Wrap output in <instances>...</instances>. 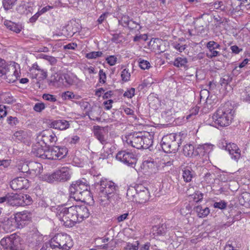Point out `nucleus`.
Listing matches in <instances>:
<instances>
[{
    "mask_svg": "<svg viewBox=\"0 0 250 250\" xmlns=\"http://www.w3.org/2000/svg\"><path fill=\"white\" fill-rule=\"evenodd\" d=\"M234 111L229 103L220 106L212 116V125L217 128L230 125L233 119Z\"/></svg>",
    "mask_w": 250,
    "mask_h": 250,
    "instance_id": "f257e3e1",
    "label": "nucleus"
},
{
    "mask_svg": "<svg viewBox=\"0 0 250 250\" xmlns=\"http://www.w3.org/2000/svg\"><path fill=\"white\" fill-rule=\"evenodd\" d=\"M98 198L101 202L108 204L120 199L118 187L113 182L106 179L100 181Z\"/></svg>",
    "mask_w": 250,
    "mask_h": 250,
    "instance_id": "f03ea898",
    "label": "nucleus"
},
{
    "mask_svg": "<svg viewBox=\"0 0 250 250\" xmlns=\"http://www.w3.org/2000/svg\"><path fill=\"white\" fill-rule=\"evenodd\" d=\"M123 141L137 149H147L152 145L153 141L150 134L145 132H135L124 137Z\"/></svg>",
    "mask_w": 250,
    "mask_h": 250,
    "instance_id": "7ed1b4c3",
    "label": "nucleus"
},
{
    "mask_svg": "<svg viewBox=\"0 0 250 250\" xmlns=\"http://www.w3.org/2000/svg\"><path fill=\"white\" fill-rule=\"evenodd\" d=\"M32 202L30 196L24 194L8 193L5 196L0 197V204L5 203L12 206H25Z\"/></svg>",
    "mask_w": 250,
    "mask_h": 250,
    "instance_id": "20e7f679",
    "label": "nucleus"
},
{
    "mask_svg": "<svg viewBox=\"0 0 250 250\" xmlns=\"http://www.w3.org/2000/svg\"><path fill=\"white\" fill-rule=\"evenodd\" d=\"M74 206L69 208H62L56 212V216L61 222L62 225L71 227L78 222V218L75 215Z\"/></svg>",
    "mask_w": 250,
    "mask_h": 250,
    "instance_id": "39448f33",
    "label": "nucleus"
},
{
    "mask_svg": "<svg viewBox=\"0 0 250 250\" xmlns=\"http://www.w3.org/2000/svg\"><path fill=\"white\" fill-rule=\"evenodd\" d=\"M53 249L69 250L73 246L71 237L66 233H58L49 241Z\"/></svg>",
    "mask_w": 250,
    "mask_h": 250,
    "instance_id": "423d86ee",
    "label": "nucleus"
},
{
    "mask_svg": "<svg viewBox=\"0 0 250 250\" xmlns=\"http://www.w3.org/2000/svg\"><path fill=\"white\" fill-rule=\"evenodd\" d=\"M177 136L171 133L164 136L161 140V145L164 152L167 153L176 152L180 146Z\"/></svg>",
    "mask_w": 250,
    "mask_h": 250,
    "instance_id": "0eeeda50",
    "label": "nucleus"
},
{
    "mask_svg": "<svg viewBox=\"0 0 250 250\" xmlns=\"http://www.w3.org/2000/svg\"><path fill=\"white\" fill-rule=\"evenodd\" d=\"M0 245L6 250H23L21 237L14 233L8 237L3 238L0 242Z\"/></svg>",
    "mask_w": 250,
    "mask_h": 250,
    "instance_id": "6e6552de",
    "label": "nucleus"
},
{
    "mask_svg": "<svg viewBox=\"0 0 250 250\" xmlns=\"http://www.w3.org/2000/svg\"><path fill=\"white\" fill-rule=\"evenodd\" d=\"M71 172L69 168L62 167L52 174H46L44 176L45 180L49 183L57 182H64L70 179Z\"/></svg>",
    "mask_w": 250,
    "mask_h": 250,
    "instance_id": "1a4fd4ad",
    "label": "nucleus"
},
{
    "mask_svg": "<svg viewBox=\"0 0 250 250\" xmlns=\"http://www.w3.org/2000/svg\"><path fill=\"white\" fill-rule=\"evenodd\" d=\"M213 146L209 144H204L198 146L196 150L194 149V146L191 144H188L184 146L183 148V153L186 156L192 157L196 156L202 152L203 150L208 151L212 149Z\"/></svg>",
    "mask_w": 250,
    "mask_h": 250,
    "instance_id": "9d476101",
    "label": "nucleus"
},
{
    "mask_svg": "<svg viewBox=\"0 0 250 250\" xmlns=\"http://www.w3.org/2000/svg\"><path fill=\"white\" fill-rule=\"evenodd\" d=\"M38 141L42 142L46 146L53 145L57 141V137L51 130H45L40 132L37 136Z\"/></svg>",
    "mask_w": 250,
    "mask_h": 250,
    "instance_id": "9b49d317",
    "label": "nucleus"
},
{
    "mask_svg": "<svg viewBox=\"0 0 250 250\" xmlns=\"http://www.w3.org/2000/svg\"><path fill=\"white\" fill-rule=\"evenodd\" d=\"M116 158L118 160L132 167L135 166L137 162L136 158L133 153L125 150L118 152Z\"/></svg>",
    "mask_w": 250,
    "mask_h": 250,
    "instance_id": "f8f14e48",
    "label": "nucleus"
},
{
    "mask_svg": "<svg viewBox=\"0 0 250 250\" xmlns=\"http://www.w3.org/2000/svg\"><path fill=\"white\" fill-rule=\"evenodd\" d=\"M149 199L148 189L142 185L136 186V196L135 202L140 204L144 203Z\"/></svg>",
    "mask_w": 250,
    "mask_h": 250,
    "instance_id": "ddd939ff",
    "label": "nucleus"
},
{
    "mask_svg": "<svg viewBox=\"0 0 250 250\" xmlns=\"http://www.w3.org/2000/svg\"><path fill=\"white\" fill-rule=\"evenodd\" d=\"M4 73L5 74H3V76L1 78L8 83L15 82L20 77L19 71L14 65L9 64L5 73Z\"/></svg>",
    "mask_w": 250,
    "mask_h": 250,
    "instance_id": "4468645a",
    "label": "nucleus"
},
{
    "mask_svg": "<svg viewBox=\"0 0 250 250\" xmlns=\"http://www.w3.org/2000/svg\"><path fill=\"white\" fill-rule=\"evenodd\" d=\"M10 186L15 190L27 188L29 187V181L24 177H18L11 181Z\"/></svg>",
    "mask_w": 250,
    "mask_h": 250,
    "instance_id": "2eb2a0df",
    "label": "nucleus"
},
{
    "mask_svg": "<svg viewBox=\"0 0 250 250\" xmlns=\"http://www.w3.org/2000/svg\"><path fill=\"white\" fill-rule=\"evenodd\" d=\"M70 199H74L75 201H80L82 200L83 195L81 190L79 188V183H77V181L74 182L71 185L69 188Z\"/></svg>",
    "mask_w": 250,
    "mask_h": 250,
    "instance_id": "dca6fc26",
    "label": "nucleus"
},
{
    "mask_svg": "<svg viewBox=\"0 0 250 250\" xmlns=\"http://www.w3.org/2000/svg\"><path fill=\"white\" fill-rule=\"evenodd\" d=\"M74 208L75 215L78 218L77 223L82 222L89 216V210L85 206H74Z\"/></svg>",
    "mask_w": 250,
    "mask_h": 250,
    "instance_id": "f3484780",
    "label": "nucleus"
},
{
    "mask_svg": "<svg viewBox=\"0 0 250 250\" xmlns=\"http://www.w3.org/2000/svg\"><path fill=\"white\" fill-rule=\"evenodd\" d=\"M1 223L2 229L7 232L15 230L17 225L15 217H5L1 221Z\"/></svg>",
    "mask_w": 250,
    "mask_h": 250,
    "instance_id": "a211bd4d",
    "label": "nucleus"
},
{
    "mask_svg": "<svg viewBox=\"0 0 250 250\" xmlns=\"http://www.w3.org/2000/svg\"><path fill=\"white\" fill-rule=\"evenodd\" d=\"M93 133L94 136L102 144L105 145L107 143V133L103 128L99 126H94Z\"/></svg>",
    "mask_w": 250,
    "mask_h": 250,
    "instance_id": "6ab92c4d",
    "label": "nucleus"
},
{
    "mask_svg": "<svg viewBox=\"0 0 250 250\" xmlns=\"http://www.w3.org/2000/svg\"><path fill=\"white\" fill-rule=\"evenodd\" d=\"M15 218L17 225L22 226L25 224L26 221L30 220L31 215L28 212L24 211L16 213Z\"/></svg>",
    "mask_w": 250,
    "mask_h": 250,
    "instance_id": "aec40b11",
    "label": "nucleus"
},
{
    "mask_svg": "<svg viewBox=\"0 0 250 250\" xmlns=\"http://www.w3.org/2000/svg\"><path fill=\"white\" fill-rule=\"evenodd\" d=\"M46 150L43 149L42 145L37 144L32 147L31 153L34 156L46 159Z\"/></svg>",
    "mask_w": 250,
    "mask_h": 250,
    "instance_id": "412c9836",
    "label": "nucleus"
},
{
    "mask_svg": "<svg viewBox=\"0 0 250 250\" xmlns=\"http://www.w3.org/2000/svg\"><path fill=\"white\" fill-rule=\"evenodd\" d=\"M51 127L61 130H65L69 127L68 122L64 120L54 121L51 124Z\"/></svg>",
    "mask_w": 250,
    "mask_h": 250,
    "instance_id": "4be33fe9",
    "label": "nucleus"
},
{
    "mask_svg": "<svg viewBox=\"0 0 250 250\" xmlns=\"http://www.w3.org/2000/svg\"><path fill=\"white\" fill-rule=\"evenodd\" d=\"M194 175V171L190 167H185L182 170L183 178L187 183L191 182Z\"/></svg>",
    "mask_w": 250,
    "mask_h": 250,
    "instance_id": "5701e85b",
    "label": "nucleus"
},
{
    "mask_svg": "<svg viewBox=\"0 0 250 250\" xmlns=\"http://www.w3.org/2000/svg\"><path fill=\"white\" fill-rule=\"evenodd\" d=\"M4 24L9 30L16 33H20L22 28L21 25V24H17L9 21H5Z\"/></svg>",
    "mask_w": 250,
    "mask_h": 250,
    "instance_id": "b1692460",
    "label": "nucleus"
},
{
    "mask_svg": "<svg viewBox=\"0 0 250 250\" xmlns=\"http://www.w3.org/2000/svg\"><path fill=\"white\" fill-rule=\"evenodd\" d=\"M188 59L186 57H177L173 62V65L177 67L187 68Z\"/></svg>",
    "mask_w": 250,
    "mask_h": 250,
    "instance_id": "393cba45",
    "label": "nucleus"
},
{
    "mask_svg": "<svg viewBox=\"0 0 250 250\" xmlns=\"http://www.w3.org/2000/svg\"><path fill=\"white\" fill-rule=\"evenodd\" d=\"M31 7L27 5L24 2L21 3L16 8V11L21 14L27 15L30 13V9Z\"/></svg>",
    "mask_w": 250,
    "mask_h": 250,
    "instance_id": "a878e982",
    "label": "nucleus"
},
{
    "mask_svg": "<svg viewBox=\"0 0 250 250\" xmlns=\"http://www.w3.org/2000/svg\"><path fill=\"white\" fill-rule=\"evenodd\" d=\"M195 210L198 213L199 217L203 218L207 216L209 213L210 210L208 208H203L201 206H197L195 208Z\"/></svg>",
    "mask_w": 250,
    "mask_h": 250,
    "instance_id": "bb28decb",
    "label": "nucleus"
},
{
    "mask_svg": "<svg viewBox=\"0 0 250 250\" xmlns=\"http://www.w3.org/2000/svg\"><path fill=\"white\" fill-rule=\"evenodd\" d=\"M28 135L26 131L20 130L14 133L13 136V139H16L18 141L22 142L27 137Z\"/></svg>",
    "mask_w": 250,
    "mask_h": 250,
    "instance_id": "cd10ccee",
    "label": "nucleus"
},
{
    "mask_svg": "<svg viewBox=\"0 0 250 250\" xmlns=\"http://www.w3.org/2000/svg\"><path fill=\"white\" fill-rule=\"evenodd\" d=\"M219 146L221 148L227 150L229 153L232 149H237V146L236 144L234 143H227L226 141H223L220 143Z\"/></svg>",
    "mask_w": 250,
    "mask_h": 250,
    "instance_id": "c85d7f7f",
    "label": "nucleus"
},
{
    "mask_svg": "<svg viewBox=\"0 0 250 250\" xmlns=\"http://www.w3.org/2000/svg\"><path fill=\"white\" fill-rule=\"evenodd\" d=\"M57 150H58V148H57L56 146H54L50 149L46 150V159H51V160L57 159Z\"/></svg>",
    "mask_w": 250,
    "mask_h": 250,
    "instance_id": "c756f323",
    "label": "nucleus"
},
{
    "mask_svg": "<svg viewBox=\"0 0 250 250\" xmlns=\"http://www.w3.org/2000/svg\"><path fill=\"white\" fill-rule=\"evenodd\" d=\"M77 183H79V188L83 193H89L88 189L89 187L87 183V181L85 179L77 181Z\"/></svg>",
    "mask_w": 250,
    "mask_h": 250,
    "instance_id": "7c9ffc66",
    "label": "nucleus"
},
{
    "mask_svg": "<svg viewBox=\"0 0 250 250\" xmlns=\"http://www.w3.org/2000/svg\"><path fill=\"white\" fill-rule=\"evenodd\" d=\"M17 1V0H3L2 5L4 9L6 11L11 9Z\"/></svg>",
    "mask_w": 250,
    "mask_h": 250,
    "instance_id": "2f4dec72",
    "label": "nucleus"
},
{
    "mask_svg": "<svg viewBox=\"0 0 250 250\" xmlns=\"http://www.w3.org/2000/svg\"><path fill=\"white\" fill-rule=\"evenodd\" d=\"M143 168L146 170H152L155 168L156 165L154 161L150 159V160H147L145 161L143 163Z\"/></svg>",
    "mask_w": 250,
    "mask_h": 250,
    "instance_id": "473e14b6",
    "label": "nucleus"
},
{
    "mask_svg": "<svg viewBox=\"0 0 250 250\" xmlns=\"http://www.w3.org/2000/svg\"><path fill=\"white\" fill-rule=\"evenodd\" d=\"M138 62L139 63V67L142 69H148L151 67V64L148 61L143 60L142 58H139L138 60Z\"/></svg>",
    "mask_w": 250,
    "mask_h": 250,
    "instance_id": "72a5a7b5",
    "label": "nucleus"
},
{
    "mask_svg": "<svg viewBox=\"0 0 250 250\" xmlns=\"http://www.w3.org/2000/svg\"><path fill=\"white\" fill-rule=\"evenodd\" d=\"M153 231H155L154 234L157 235H164L167 231L166 225L163 224L161 226H155L153 228Z\"/></svg>",
    "mask_w": 250,
    "mask_h": 250,
    "instance_id": "f704fd0d",
    "label": "nucleus"
},
{
    "mask_svg": "<svg viewBox=\"0 0 250 250\" xmlns=\"http://www.w3.org/2000/svg\"><path fill=\"white\" fill-rule=\"evenodd\" d=\"M239 201L242 205L249 202L250 204V193L247 192H243L239 198Z\"/></svg>",
    "mask_w": 250,
    "mask_h": 250,
    "instance_id": "c9c22d12",
    "label": "nucleus"
},
{
    "mask_svg": "<svg viewBox=\"0 0 250 250\" xmlns=\"http://www.w3.org/2000/svg\"><path fill=\"white\" fill-rule=\"evenodd\" d=\"M9 64H8L6 62L1 58H0V77L1 78L3 76L4 73H5L6 69L8 66Z\"/></svg>",
    "mask_w": 250,
    "mask_h": 250,
    "instance_id": "e433bc0d",
    "label": "nucleus"
},
{
    "mask_svg": "<svg viewBox=\"0 0 250 250\" xmlns=\"http://www.w3.org/2000/svg\"><path fill=\"white\" fill-rule=\"evenodd\" d=\"M229 154L232 159L237 161L240 158L241 154L239 148L237 147V149H232Z\"/></svg>",
    "mask_w": 250,
    "mask_h": 250,
    "instance_id": "4c0bfd02",
    "label": "nucleus"
},
{
    "mask_svg": "<svg viewBox=\"0 0 250 250\" xmlns=\"http://www.w3.org/2000/svg\"><path fill=\"white\" fill-rule=\"evenodd\" d=\"M103 54L102 51H93L87 53L86 54V57L88 59H96L98 57H101Z\"/></svg>",
    "mask_w": 250,
    "mask_h": 250,
    "instance_id": "58836bf2",
    "label": "nucleus"
},
{
    "mask_svg": "<svg viewBox=\"0 0 250 250\" xmlns=\"http://www.w3.org/2000/svg\"><path fill=\"white\" fill-rule=\"evenodd\" d=\"M128 199L132 202H135V197L136 196V187L129 188L126 193Z\"/></svg>",
    "mask_w": 250,
    "mask_h": 250,
    "instance_id": "ea45409f",
    "label": "nucleus"
},
{
    "mask_svg": "<svg viewBox=\"0 0 250 250\" xmlns=\"http://www.w3.org/2000/svg\"><path fill=\"white\" fill-rule=\"evenodd\" d=\"M58 150L57 151V159H61L63 158L66 154V148L64 147H60L56 146Z\"/></svg>",
    "mask_w": 250,
    "mask_h": 250,
    "instance_id": "a19ab883",
    "label": "nucleus"
},
{
    "mask_svg": "<svg viewBox=\"0 0 250 250\" xmlns=\"http://www.w3.org/2000/svg\"><path fill=\"white\" fill-rule=\"evenodd\" d=\"M232 80V78L230 75L228 74L225 75L221 78L220 84L222 86H225L229 83Z\"/></svg>",
    "mask_w": 250,
    "mask_h": 250,
    "instance_id": "79ce46f5",
    "label": "nucleus"
},
{
    "mask_svg": "<svg viewBox=\"0 0 250 250\" xmlns=\"http://www.w3.org/2000/svg\"><path fill=\"white\" fill-rule=\"evenodd\" d=\"M121 78L123 81L128 82L130 78V73L128 69H125L121 72Z\"/></svg>",
    "mask_w": 250,
    "mask_h": 250,
    "instance_id": "37998d69",
    "label": "nucleus"
},
{
    "mask_svg": "<svg viewBox=\"0 0 250 250\" xmlns=\"http://www.w3.org/2000/svg\"><path fill=\"white\" fill-rule=\"evenodd\" d=\"M219 51H216L214 48L208 49V52H207L206 56L208 58L212 59L220 55Z\"/></svg>",
    "mask_w": 250,
    "mask_h": 250,
    "instance_id": "c03bdc74",
    "label": "nucleus"
},
{
    "mask_svg": "<svg viewBox=\"0 0 250 250\" xmlns=\"http://www.w3.org/2000/svg\"><path fill=\"white\" fill-rule=\"evenodd\" d=\"M124 23L130 29H134L137 28L138 23L132 20H129L127 19L126 21H124Z\"/></svg>",
    "mask_w": 250,
    "mask_h": 250,
    "instance_id": "a18cd8bd",
    "label": "nucleus"
},
{
    "mask_svg": "<svg viewBox=\"0 0 250 250\" xmlns=\"http://www.w3.org/2000/svg\"><path fill=\"white\" fill-rule=\"evenodd\" d=\"M61 97L63 100H71L75 98V95L72 92L67 91L62 93Z\"/></svg>",
    "mask_w": 250,
    "mask_h": 250,
    "instance_id": "49530a36",
    "label": "nucleus"
},
{
    "mask_svg": "<svg viewBox=\"0 0 250 250\" xmlns=\"http://www.w3.org/2000/svg\"><path fill=\"white\" fill-rule=\"evenodd\" d=\"M42 98L46 101L51 102H55L57 101L56 96L50 94H44L42 95Z\"/></svg>",
    "mask_w": 250,
    "mask_h": 250,
    "instance_id": "de8ad7c7",
    "label": "nucleus"
},
{
    "mask_svg": "<svg viewBox=\"0 0 250 250\" xmlns=\"http://www.w3.org/2000/svg\"><path fill=\"white\" fill-rule=\"evenodd\" d=\"M107 62L111 66L114 65L117 61V58L115 56L112 55L106 58Z\"/></svg>",
    "mask_w": 250,
    "mask_h": 250,
    "instance_id": "09e8293b",
    "label": "nucleus"
},
{
    "mask_svg": "<svg viewBox=\"0 0 250 250\" xmlns=\"http://www.w3.org/2000/svg\"><path fill=\"white\" fill-rule=\"evenodd\" d=\"M45 107V104L43 103H37L35 104L33 109L36 112H40L43 110Z\"/></svg>",
    "mask_w": 250,
    "mask_h": 250,
    "instance_id": "8fccbe9b",
    "label": "nucleus"
},
{
    "mask_svg": "<svg viewBox=\"0 0 250 250\" xmlns=\"http://www.w3.org/2000/svg\"><path fill=\"white\" fill-rule=\"evenodd\" d=\"M43 58L49 62L51 65H54L57 62V60L53 56L44 55Z\"/></svg>",
    "mask_w": 250,
    "mask_h": 250,
    "instance_id": "3c124183",
    "label": "nucleus"
},
{
    "mask_svg": "<svg viewBox=\"0 0 250 250\" xmlns=\"http://www.w3.org/2000/svg\"><path fill=\"white\" fill-rule=\"evenodd\" d=\"M192 196L194 201L197 203L201 201L203 198V194L199 191L196 192Z\"/></svg>",
    "mask_w": 250,
    "mask_h": 250,
    "instance_id": "603ef678",
    "label": "nucleus"
},
{
    "mask_svg": "<svg viewBox=\"0 0 250 250\" xmlns=\"http://www.w3.org/2000/svg\"><path fill=\"white\" fill-rule=\"evenodd\" d=\"M215 208H218L221 209H225L227 207V203L224 201L219 202H215L213 204Z\"/></svg>",
    "mask_w": 250,
    "mask_h": 250,
    "instance_id": "864d4df0",
    "label": "nucleus"
},
{
    "mask_svg": "<svg viewBox=\"0 0 250 250\" xmlns=\"http://www.w3.org/2000/svg\"><path fill=\"white\" fill-rule=\"evenodd\" d=\"M99 75L100 83H104L106 80V76L105 73L103 69H100L99 71Z\"/></svg>",
    "mask_w": 250,
    "mask_h": 250,
    "instance_id": "5fc2aeb1",
    "label": "nucleus"
},
{
    "mask_svg": "<svg viewBox=\"0 0 250 250\" xmlns=\"http://www.w3.org/2000/svg\"><path fill=\"white\" fill-rule=\"evenodd\" d=\"M214 174L210 173H207L204 176V179L207 183L210 184L213 182L214 180Z\"/></svg>",
    "mask_w": 250,
    "mask_h": 250,
    "instance_id": "6e6d98bb",
    "label": "nucleus"
},
{
    "mask_svg": "<svg viewBox=\"0 0 250 250\" xmlns=\"http://www.w3.org/2000/svg\"><path fill=\"white\" fill-rule=\"evenodd\" d=\"M135 91L134 88H130L124 93V96L128 98H131L134 95Z\"/></svg>",
    "mask_w": 250,
    "mask_h": 250,
    "instance_id": "4d7b16f0",
    "label": "nucleus"
},
{
    "mask_svg": "<svg viewBox=\"0 0 250 250\" xmlns=\"http://www.w3.org/2000/svg\"><path fill=\"white\" fill-rule=\"evenodd\" d=\"M138 245L139 243L138 241L136 242L135 244L128 243L125 248V250H138Z\"/></svg>",
    "mask_w": 250,
    "mask_h": 250,
    "instance_id": "13d9d810",
    "label": "nucleus"
},
{
    "mask_svg": "<svg viewBox=\"0 0 250 250\" xmlns=\"http://www.w3.org/2000/svg\"><path fill=\"white\" fill-rule=\"evenodd\" d=\"M173 47L180 52H182L186 48V45H181L180 43H174Z\"/></svg>",
    "mask_w": 250,
    "mask_h": 250,
    "instance_id": "bf43d9fd",
    "label": "nucleus"
},
{
    "mask_svg": "<svg viewBox=\"0 0 250 250\" xmlns=\"http://www.w3.org/2000/svg\"><path fill=\"white\" fill-rule=\"evenodd\" d=\"M22 167H19V172L22 173L27 172L29 170L28 166L26 162H21Z\"/></svg>",
    "mask_w": 250,
    "mask_h": 250,
    "instance_id": "052dcab7",
    "label": "nucleus"
},
{
    "mask_svg": "<svg viewBox=\"0 0 250 250\" xmlns=\"http://www.w3.org/2000/svg\"><path fill=\"white\" fill-rule=\"evenodd\" d=\"M8 123L9 124L14 125L18 123V120L16 117H12L10 116L7 119Z\"/></svg>",
    "mask_w": 250,
    "mask_h": 250,
    "instance_id": "680f3d73",
    "label": "nucleus"
},
{
    "mask_svg": "<svg viewBox=\"0 0 250 250\" xmlns=\"http://www.w3.org/2000/svg\"><path fill=\"white\" fill-rule=\"evenodd\" d=\"M53 7L50 6V5H47L45 7L42 8L41 10H38V12L40 13V15H42V14L47 12V11H49L50 10L53 9Z\"/></svg>",
    "mask_w": 250,
    "mask_h": 250,
    "instance_id": "e2e57ef3",
    "label": "nucleus"
},
{
    "mask_svg": "<svg viewBox=\"0 0 250 250\" xmlns=\"http://www.w3.org/2000/svg\"><path fill=\"white\" fill-rule=\"evenodd\" d=\"M7 115L6 106L5 105H0V118H3Z\"/></svg>",
    "mask_w": 250,
    "mask_h": 250,
    "instance_id": "0e129e2a",
    "label": "nucleus"
},
{
    "mask_svg": "<svg viewBox=\"0 0 250 250\" xmlns=\"http://www.w3.org/2000/svg\"><path fill=\"white\" fill-rule=\"evenodd\" d=\"M113 100H108L104 102V108L106 110H109L112 107V104L113 103Z\"/></svg>",
    "mask_w": 250,
    "mask_h": 250,
    "instance_id": "69168bd1",
    "label": "nucleus"
},
{
    "mask_svg": "<svg viewBox=\"0 0 250 250\" xmlns=\"http://www.w3.org/2000/svg\"><path fill=\"white\" fill-rule=\"evenodd\" d=\"M162 164L164 165V166H170L173 164V161L171 160H168V157H166L163 159L162 162Z\"/></svg>",
    "mask_w": 250,
    "mask_h": 250,
    "instance_id": "338daca9",
    "label": "nucleus"
},
{
    "mask_svg": "<svg viewBox=\"0 0 250 250\" xmlns=\"http://www.w3.org/2000/svg\"><path fill=\"white\" fill-rule=\"evenodd\" d=\"M53 247L50 246V243H45L42 248L41 250H53Z\"/></svg>",
    "mask_w": 250,
    "mask_h": 250,
    "instance_id": "774afa93",
    "label": "nucleus"
}]
</instances>
